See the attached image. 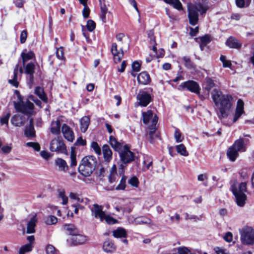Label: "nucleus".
Returning a JSON list of instances; mask_svg holds the SVG:
<instances>
[{
    "instance_id": "obj_1",
    "label": "nucleus",
    "mask_w": 254,
    "mask_h": 254,
    "mask_svg": "<svg viewBox=\"0 0 254 254\" xmlns=\"http://www.w3.org/2000/svg\"><path fill=\"white\" fill-rule=\"evenodd\" d=\"M212 98L215 104L219 105L217 114L220 119L227 118L232 106V96L230 94H222L221 91L217 89H214L211 93Z\"/></svg>"
},
{
    "instance_id": "obj_2",
    "label": "nucleus",
    "mask_w": 254,
    "mask_h": 254,
    "mask_svg": "<svg viewBox=\"0 0 254 254\" xmlns=\"http://www.w3.org/2000/svg\"><path fill=\"white\" fill-rule=\"evenodd\" d=\"M249 139L240 137L236 140L233 144L228 147L226 151V156L231 162H235L239 156V152H245L247 149L246 143Z\"/></svg>"
},
{
    "instance_id": "obj_3",
    "label": "nucleus",
    "mask_w": 254,
    "mask_h": 254,
    "mask_svg": "<svg viewBox=\"0 0 254 254\" xmlns=\"http://www.w3.org/2000/svg\"><path fill=\"white\" fill-rule=\"evenodd\" d=\"M97 165V160L93 155L84 157L81 160L78 167L79 173L83 176L87 177L91 176Z\"/></svg>"
},
{
    "instance_id": "obj_4",
    "label": "nucleus",
    "mask_w": 254,
    "mask_h": 254,
    "mask_svg": "<svg viewBox=\"0 0 254 254\" xmlns=\"http://www.w3.org/2000/svg\"><path fill=\"white\" fill-rule=\"evenodd\" d=\"M179 89L181 91H188L195 94L203 100V96L200 95L201 88L198 83L193 80H188L182 82L179 86Z\"/></svg>"
},
{
    "instance_id": "obj_5",
    "label": "nucleus",
    "mask_w": 254,
    "mask_h": 254,
    "mask_svg": "<svg viewBox=\"0 0 254 254\" xmlns=\"http://www.w3.org/2000/svg\"><path fill=\"white\" fill-rule=\"evenodd\" d=\"M13 105L16 111L18 113H21L28 117L33 115L34 105L29 100H26L25 102L23 101L21 102L14 101Z\"/></svg>"
},
{
    "instance_id": "obj_6",
    "label": "nucleus",
    "mask_w": 254,
    "mask_h": 254,
    "mask_svg": "<svg viewBox=\"0 0 254 254\" xmlns=\"http://www.w3.org/2000/svg\"><path fill=\"white\" fill-rule=\"evenodd\" d=\"M240 232L241 241L243 245H254V229L246 226L244 227Z\"/></svg>"
},
{
    "instance_id": "obj_7",
    "label": "nucleus",
    "mask_w": 254,
    "mask_h": 254,
    "mask_svg": "<svg viewBox=\"0 0 254 254\" xmlns=\"http://www.w3.org/2000/svg\"><path fill=\"white\" fill-rule=\"evenodd\" d=\"M148 90L140 91L136 96V99L138 101V104L141 107H146L153 100V96L150 93L153 92L152 88H148Z\"/></svg>"
},
{
    "instance_id": "obj_8",
    "label": "nucleus",
    "mask_w": 254,
    "mask_h": 254,
    "mask_svg": "<svg viewBox=\"0 0 254 254\" xmlns=\"http://www.w3.org/2000/svg\"><path fill=\"white\" fill-rule=\"evenodd\" d=\"M50 149L52 152H56L58 153H62L66 155L67 154L66 146L63 139L59 137L51 140Z\"/></svg>"
},
{
    "instance_id": "obj_9",
    "label": "nucleus",
    "mask_w": 254,
    "mask_h": 254,
    "mask_svg": "<svg viewBox=\"0 0 254 254\" xmlns=\"http://www.w3.org/2000/svg\"><path fill=\"white\" fill-rule=\"evenodd\" d=\"M188 12L189 23L192 26L196 25L199 20L198 10L196 6L194 4L189 5L188 8Z\"/></svg>"
},
{
    "instance_id": "obj_10",
    "label": "nucleus",
    "mask_w": 254,
    "mask_h": 254,
    "mask_svg": "<svg viewBox=\"0 0 254 254\" xmlns=\"http://www.w3.org/2000/svg\"><path fill=\"white\" fill-rule=\"evenodd\" d=\"M111 53L113 56V60L115 63H120L124 55L123 48L118 50V46L116 43H113L111 48Z\"/></svg>"
},
{
    "instance_id": "obj_11",
    "label": "nucleus",
    "mask_w": 254,
    "mask_h": 254,
    "mask_svg": "<svg viewBox=\"0 0 254 254\" xmlns=\"http://www.w3.org/2000/svg\"><path fill=\"white\" fill-rule=\"evenodd\" d=\"M231 191L236 198L237 204L241 207L244 206L247 199L245 193L238 192V189L234 185L231 186Z\"/></svg>"
},
{
    "instance_id": "obj_12",
    "label": "nucleus",
    "mask_w": 254,
    "mask_h": 254,
    "mask_svg": "<svg viewBox=\"0 0 254 254\" xmlns=\"http://www.w3.org/2000/svg\"><path fill=\"white\" fill-rule=\"evenodd\" d=\"M87 240V236L78 233L73 237H71L70 242L71 246H76L84 244Z\"/></svg>"
},
{
    "instance_id": "obj_13",
    "label": "nucleus",
    "mask_w": 254,
    "mask_h": 254,
    "mask_svg": "<svg viewBox=\"0 0 254 254\" xmlns=\"http://www.w3.org/2000/svg\"><path fill=\"white\" fill-rule=\"evenodd\" d=\"M62 132L65 139L69 142H72L74 139V133L71 128L66 125L64 124L62 127Z\"/></svg>"
},
{
    "instance_id": "obj_14",
    "label": "nucleus",
    "mask_w": 254,
    "mask_h": 254,
    "mask_svg": "<svg viewBox=\"0 0 254 254\" xmlns=\"http://www.w3.org/2000/svg\"><path fill=\"white\" fill-rule=\"evenodd\" d=\"M149 129L148 132H146V135L148 137V140L150 143H153L156 139H161L160 133L157 131V128L155 127H150L148 126Z\"/></svg>"
},
{
    "instance_id": "obj_15",
    "label": "nucleus",
    "mask_w": 254,
    "mask_h": 254,
    "mask_svg": "<svg viewBox=\"0 0 254 254\" xmlns=\"http://www.w3.org/2000/svg\"><path fill=\"white\" fill-rule=\"evenodd\" d=\"M138 83L139 84L147 85L151 82V78L148 72L143 71L139 73L137 77Z\"/></svg>"
},
{
    "instance_id": "obj_16",
    "label": "nucleus",
    "mask_w": 254,
    "mask_h": 254,
    "mask_svg": "<svg viewBox=\"0 0 254 254\" xmlns=\"http://www.w3.org/2000/svg\"><path fill=\"white\" fill-rule=\"evenodd\" d=\"M225 45L231 49H240L242 46V43L239 42L235 37L230 36L225 42Z\"/></svg>"
},
{
    "instance_id": "obj_17",
    "label": "nucleus",
    "mask_w": 254,
    "mask_h": 254,
    "mask_svg": "<svg viewBox=\"0 0 254 254\" xmlns=\"http://www.w3.org/2000/svg\"><path fill=\"white\" fill-rule=\"evenodd\" d=\"M99 2V6L100 8V17L103 23L107 22L106 14L110 13L108 11V7L106 5L105 0H98Z\"/></svg>"
},
{
    "instance_id": "obj_18",
    "label": "nucleus",
    "mask_w": 254,
    "mask_h": 254,
    "mask_svg": "<svg viewBox=\"0 0 254 254\" xmlns=\"http://www.w3.org/2000/svg\"><path fill=\"white\" fill-rule=\"evenodd\" d=\"M243 113H244V102L242 100L239 99L237 101L233 122L235 123L237 121Z\"/></svg>"
},
{
    "instance_id": "obj_19",
    "label": "nucleus",
    "mask_w": 254,
    "mask_h": 254,
    "mask_svg": "<svg viewBox=\"0 0 254 254\" xmlns=\"http://www.w3.org/2000/svg\"><path fill=\"white\" fill-rule=\"evenodd\" d=\"M109 143L114 151L119 152L123 148V141L119 142L117 139L113 135L109 137Z\"/></svg>"
},
{
    "instance_id": "obj_20",
    "label": "nucleus",
    "mask_w": 254,
    "mask_h": 254,
    "mask_svg": "<svg viewBox=\"0 0 254 254\" xmlns=\"http://www.w3.org/2000/svg\"><path fill=\"white\" fill-rule=\"evenodd\" d=\"M27 119L23 116L14 115L11 119V124L15 127H20L23 126Z\"/></svg>"
},
{
    "instance_id": "obj_21",
    "label": "nucleus",
    "mask_w": 254,
    "mask_h": 254,
    "mask_svg": "<svg viewBox=\"0 0 254 254\" xmlns=\"http://www.w3.org/2000/svg\"><path fill=\"white\" fill-rule=\"evenodd\" d=\"M103 249L106 253H112L116 251L117 247L112 240L108 239L103 243Z\"/></svg>"
},
{
    "instance_id": "obj_22",
    "label": "nucleus",
    "mask_w": 254,
    "mask_h": 254,
    "mask_svg": "<svg viewBox=\"0 0 254 254\" xmlns=\"http://www.w3.org/2000/svg\"><path fill=\"white\" fill-rule=\"evenodd\" d=\"M21 58L22 59V65L23 66H25L26 63L31 60H35V54L34 52L32 50H29L27 53L22 52L21 53Z\"/></svg>"
},
{
    "instance_id": "obj_23",
    "label": "nucleus",
    "mask_w": 254,
    "mask_h": 254,
    "mask_svg": "<svg viewBox=\"0 0 254 254\" xmlns=\"http://www.w3.org/2000/svg\"><path fill=\"white\" fill-rule=\"evenodd\" d=\"M102 151L104 161L109 163L112 159V151L110 149L109 146L107 144H104L102 146Z\"/></svg>"
},
{
    "instance_id": "obj_24",
    "label": "nucleus",
    "mask_w": 254,
    "mask_h": 254,
    "mask_svg": "<svg viewBox=\"0 0 254 254\" xmlns=\"http://www.w3.org/2000/svg\"><path fill=\"white\" fill-rule=\"evenodd\" d=\"M103 207L97 204H93V209H92V211L94 212V216L95 218H100L102 221L104 217L106 216V214L104 211L102 210Z\"/></svg>"
},
{
    "instance_id": "obj_25",
    "label": "nucleus",
    "mask_w": 254,
    "mask_h": 254,
    "mask_svg": "<svg viewBox=\"0 0 254 254\" xmlns=\"http://www.w3.org/2000/svg\"><path fill=\"white\" fill-rule=\"evenodd\" d=\"M122 153H119L120 160L124 164H129L134 160L135 155L133 152L126 153L124 157Z\"/></svg>"
},
{
    "instance_id": "obj_26",
    "label": "nucleus",
    "mask_w": 254,
    "mask_h": 254,
    "mask_svg": "<svg viewBox=\"0 0 254 254\" xmlns=\"http://www.w3.org/2000/svg\"><path fill=\"white\" fill-rule=\"evenodd\" d=\"M55 165L59 167V170L61 171L66 172L69 169L66 162L61 158H57L55 160Z\"/></svg>"
},
{
    "instance_id": "obj_27",
    "label": "nucleus",
    "mask_w": 254,
    "mask_h": 254,
    "mask_svg": "<svg viewBox=\"0 0 254 254\" xmlns=\"http://www.w3.org/2000/svg\"><path fill=\"white\" fill-rule=\"evenodd\" d=\"M63 229L68 232V234L71 237L79 233L78 229L72 224H65L63 226Z\"/></svg>"
},
{
    "instance_id": "obj_28",
    "label": "nucleus",
    "mask_w": 254,
    "mask_h": 254,
    "mask_svg": "<svg viewBox=\"0 0 254 254\" xmlns=\"http://www.w3.org/2000/svg\"><path fill=\"white\" fill-rule=\"evenodd\" d=\"M90 119L89 116H85L81 118L80 120V130L82 132L84 133L87 130L90 125Z\"/></svg>"
},
{
    "instance_id": "obj_29",
    "label": "nucleus",
    "mask_w": 254,
    "mask_h": 254,
    "mask_svg": "<svg viewBox=\"0 0 254 254\" xmlns=\"http://www.w3.org/2000/svg\"><path fill=\"white\" fill-rule=\"evenodd\" d=\"M34 93L37 95L39 98L42 100L45 103H47L48 99L44 89L40 86L36 87Z\"/></svg>"
},
{
    "instance_id": "obj_30",
    "label": "nucleus",
    "mask_w": 254,
    "mask_h": 254,
    "mask_svg": "<svg viewBox=\"0 0 254 254\" xmlns=\"http://www.w3.org/2000/svg\"><path fill=\"white\" fill-rule=\"evenodd\" d=\"M24 133L27 137L35 136V131L34 127L33 119L32 118L30 119L29 126L26 127Z\"/></svg>"
},
{
    "instance_id": "obj_31",
    "label": "nucleus",
    "mask_w": 254,
    "mask_h": 254,
    "mask_svg": "<svg viewBox=\"0 0 254 254\" xmlns=\"http://www.w3.org/2000/svg\"><path fill=\"white\" fill-rule=\"evenodd\" d=\"M200 41L199 47L200 50L203 51L207 45L210 43V36L208 34H205L200 37Z\"/></svg>"
},
{
    "instance_id": "obj_32",
    "label": "nucleus",
    "mask_w": 254,
    "mask_h": 254,
    "mask_svg": "<svg viewBox=\"0 0 254 254\" xmlns=\"http://www.w3.org/2000/svg\"><path fill=\"white\" fill-rule=\"evenodd\" d=\"M70 163L69 167L72 169L75 168L77 166L76 154L75 152V148L74 146L71 147L70 152Z\"/></svg>"
},
{
    "instance_id": "obj_33",
    "label": "nucleus",
    "mask_w": 254,
    "mask_h": 254,
    "mask_svg": "<svg viewBox=\"0 0 254 254\" xmlns=\"http://www.w3.org/2000/svg\"><path fill=\"white\" fill-rule=\"evenodd\" d=\"M205 86L204 87V90L207 91L208 93L210 92L211 89L215 86V83L214 80L212 77H206L204 80Z\"/></svg>"
},
{
    "instance_id": "obj_34",
    "label": "nucleus",
    "mask_w": 254,
    "mask_h": 254,
    "mask_svg": "<svg viewBox=\"0 0 254 254\" xmlns=\"http://www.w3.org/2000/svg\"><path fill=\"white\" fill-rule=\"evenodd\" d=\"M52 125L55 124V126H53L50 128L51 133L55 135H59L61 133V124L59 120H57L56 122H52Z\"/></svg>"
},
{
    "instance_id": "obj_35",
    "label": "nucleus",
    "mask_w": 254,
    "mask_h": 254,
    "mask_svg": "<svg viewBox=\"0 0 254 254\" xmlns=\"http://www.w3.org/2000/svg\"><path fill=\"white\" fill-rule=\"evenodd\" d=\"M113 235L115 238H126L127 232L126 230L123 228H118L113 231Z\"/></svg>"
},
{
    "instance_id": "obj_36",
    "label": "nucleus",
    "mask_w": 254,
    "mask_h": 254,
    "mask_svg": "<svg viewBox=\"0 0 254 254\" xmlns=\"http://www.w3.org/2000/svg\"><path fill=\"white\" fill-rule=\"evenodd\" d=\"M37 220L34 217H32L27 225L26 232L28 234L33 233L35 232V227Z\"/></svg>"
},
{
    "instance_id": "obj_37",
    "label": "nucleus",
    "mask_w": 254,
    "mask_h": 254,
    "mask_svg": "<svg viewBox=\"0 0 254 254\" xmlns=\"http://www.w3.org/2000/svg\"><path fill=\"white\" fill-rule=\"evenodd\" d=\"M153 113L151 110H148L146 112L142 113V122L144 124H147L150 119L153 117Z\"/></svg>"
},
{
    "instance_id": "obj_38",
    "label": "nucleus",
    "mask_w": 254,
    "mask_h": 254,
    "mask_svg": "<svg viewBox=\"0 0 254 254\" xmlns=\"http://www.w3.org/2000/svg\"><path fill=\"white\" fill-rule=\"evenodd\" d=\"M167 4L172 5L175 9L181 10L183 9V6L179 0H163Z\"/></svg>"
},
{
    "instance_id": "obj_39",
    "label": "nucleus",
    "mask_w": 254,
    "mask_h": 254,
    "mask_svg": "<svg viewBox=\"0 0 254 254\" xmlns=\"http://www.w3.org/2000/svg\"><path fill=\"white\" fill-rule=\"evenodd\" d=\"M24 68V73L26 74H34L35 69V65L33 62H30L27 64H25L23 66Z\"/></svg>"
},
{
    "instance_id": "obj_40",
    "label": "nucleus",
    "mask_w": 254,
    "mask_h": 254,
    "mask_svg": "<svg viewBox=\"0 0 254 254\" xmlns=\"http://www.w3.org/2000/svg\"><path fill=\"white\" fill-rule=\"evenodd\" d=\"M176 151L178 153L183 156H188L189 155L186 147L184 144H180L176 146Z\"/></svg>"
},
{
    "instance_id": "obj_41",
    "label": "nucleus",
    "mask_w": 254,
    "mask_h": 254,
    "mask_svg": "<svg viewBox=\"0 0 254 254\" xmlns=\"http://www.w3.org/2000/svg\"><path fill=\"white\" fill-rule=\"evenodd\" d=\"M127 177L125 175L122 176L119 184L115 188L117 190H125L127 186Z\"/></svg>"
},
{
    "instance_id": "obj_42",
    "label": "nucleus",
    "mask_w": 254,
    "mask_h": 254,
    "mask_svg": "<svg viewBox=\"0 0 254 254\" xmlns=\"http://www.w3.org/2000/svg\"><path fill=\"white\" fill-rule=\"evenodd\" d=\"M33 246L31 244H27L21 246L19 250V254H25L32 251Z\"/></svg>"
},
{
    "instance_id": "obj_43",
    "label": "nucleus",
    "mask_w": 254,
    "mask_h": 254,
    "mask_svg": "<svg viewBox=\"0 0 254 254\" xmlns=\"http://www.w3.org/2000/svg\"><path fill=\"white\" fill-rule=\"evenodd\" d=\"M90 147L93 150L94 152L98 155H101L102 152L101 149L98 143L96 141H93L90 144Z\"/></svg>"
},
{
    "instance_id": "obj_44",
    "label": "nucleus",
    "mask_w": 254,
    "mask_h": 254,
    "mask_svg": "<svg viewBox=\"0 0 254 254\" xmlns=\"http://www.w3.org/2000/svg\"><path fill=\"white\" fill-rule=\"evenodd\" d=\"M185 66L189 69L194 68L195 67L194 64L191 61L189 57L184 56L183 58Z\"/></svg>"
},
{
    "instance_id": "obj_45",
    "label": "nucleus",
    "mask_w": 254,
    "mask_h": 254,
    "mask_svg": "<svg viewBox=\"0 0 254 254\" xmlns=\"http://www.w3.org/2000/svg\"><path fill=\"white\" fill-rule=\"evenodd\" d=\"M174 137L176 142H181L184 139L182 133L178 128H176L174 132Z\"/></svg>"
},
{
    "instance_id": "obj_46",
    "label": "nucleus",
    "mask_w": 254,
    "mask_h": 254,
    "mask_svg": "<svg viewBox=\"0 0 254 254\" xmlns=\"http://www.w3.org/2000/svg\"><path fill=\"white\" fill-rule=\"evenodd\" d=\"M96 23L91 19L87 20L86 24V27L89 32L93 31L96 28Z\"/></svg>"
},
{
    "instance_id": "obj_47",
    "label": "nucleus",
    "mask_w": 254,
    "mask_h": 254,
    "mask_svg": "<svg viewBox=\"0 0 254 254\" xmlns=\"http://www.w3.org/2000/svg\"><path fill=\"white\" fill-rule=\"evenodd\" d=\"M58 222L57 218L54 215H49L47 217L45 222L47 225L55 224Z\"/></svg>"
},
{
    "instance_id": "obj_48",
    "label": "nucleus",
    "mask_w": 254,
    "mask_h": 254,
    "mask_svg": "<svg viewBox=\"0 0 254 254\" xmlns=\"http://www.w3.org/2000/svg\"><path fill=\"white\" fill-rule=\"evenodd\" d=\"M128 184L131 186L135 188H137L139 185V181L138 178L136 176H132L128 181Z\"/></svg>"
},
{
    "instance_id": "obj_49",
    "label": "nucleus",
    "mask_w": 254,
    "mask_h": 254,
    "mask_svg": "<svg viewBox=\"0 0 254 254\" xmlns=\"http://www.w3.org/2000/svg\"><path fill=\"white\" fill-rule=\"evenodd\" d=\"M197 7L198 10V12H200L201 15L205 13L208 9V7L206 6H203L201 3H198L196 4H194Z\"/></svg>"
},
{
    "instance_id": "obj_50",
    "label": "nucleus",
    "mask_w": 254,
    "mask_h": 254,
    "mask_svg": "<svg viewBox=\"0 0 254 254\" xmlns=\"http://www.w3.org/2000/svg\"><path fill=\"white\" fill-rule=\"evenodd\" d=\"M26 144L27 146L33 148L36 151L40 150V145L38 142H28Z\"/></svg>"
},
{
    "instance_id": "obj_51",
    "label": "nucleus",
    "mask_w": 254,
    "mask_h": 254,
    "mask_svg": "<svg viewBox=\"0 0 254 254\" xmlns=\"http://www.w3.org/2000/svg\"><path fill=\"white\" fill-rule=\"evenodd\" d=\"M56 56L59 60L64 59V48L63 47H60L59 48H57Z\"/></svg>"
},
{
    "instance_id": "obj_52",
    "label": "nucleus",
    "mask_w": 254,
    "mask_h": 254,
    "mask_svg": "<svg viewBox=\"0 0 254 254\" xmlns=\"http://www.w3.org/2000/svg\"><path fill=\"white\" fill-rule=\"evenodd\" d=\"M86 145V140L83 139L81 136L77 138L76 141L74 143V146H85Z\"/></svg>"
},
{
    "instance_id": "obj_53",
    "label": "nucleus",
    "mask_w": 254,
    "mask_h": 254,
    "mask_svg": "<svg viewBox=\"0 0 254 254\" xmlns=\"http://www.w3.org/2000/svg\"><path fill=\"white\" fill-rule=\"evenodd\" d=\"M105 219L106 222L108 224H115L118 222V220L114 218V217L110 216V215H106L104 217V219Z\"/></svg>"
},
{
    "instance_id": "obj_54",
    "label": "nucleus",
    "mask_w": 254,
    "mask_h": 254,
    "mask_svg": "<svg viewBox=\"0 0 254 254\" xmlns=\"http://www.w3.org/2000/svg\"><path fill=\"white\" fill-rule=\"evenodd\" d=\"M28 33L26 30H24L21 31L20 35V43L23 44L25 43L27 38Z\"/></svg>"
},
{
    "instance_id": "obj_55",
    "label": "nucleus",
    "mask_w": 254,
    "mask_h": 254,
    "mask_svg": "<svg viewBox=\"0 0 254 254\" xmlns=\"http://www.w3.org/2000/svg\"><path fill=\"white\" fill-rule=\"evenodd\" d=\"M59 196L62 199L63 204L66 205L68 202V197L65 195L64 190L61 191L59 193Z\"/></svg>"
},
{
    "instance_id": "obj_56",
    "label": "nucleus",
    "mask_w": 254,
    "mask_h": 254,
    "mask_svg": "<svg viewBox=\"0 0 254 254\" xmlns=\"http://www.w3.org/2000/svg\"><path fill=\"white\" fill-rule=\"evenodd\" d=\"M147 35H148V37L150 39V44L157 43L156 41V38H155V36H154V32H153V30H149L148 32Z\"/></svg>"
},
{
    "instance_id": "obj_57",
    "label": "nucleus",
    "mask_w": 254,
    "mask_h": 254,
    "mask_svg": "<svg viewBox=\"0 0 254 254\" xmlns=\"http://www.w3.org/2000/svg\"><path fill=\"white\" fill-rule=\"evenodd\" d=\"M56 248L52 245L49 244L46 247V253L47 254H55Z\"/></svg>"
},
{
    "instance_id": "obj_58",
    "label": "nucleus",
    "mask_w": 254,
    "mask_h": 254,
    "mask_svg": "<svg viewBox=\"0 0 254 254\" xmlns=\"http://www.w3.org/2000/svg\"><path fill=\"white\" fill-rule=\"evenodd\" d=\"M247 183L242 182L239 185L238 192L245 193L247 191Z\"/></svg>"
},
{
    "instance_id": "obj_59",
    "label": "nucleus",
    "mask_w": 254,
    "mask_h": 254,
    "mask_svg": "<svg viewBox=\"0 0 254 254\" xmlns=\"http://www.w3.org/2000/svg\"><path fill=\"white\" fill-rule=\"evenodd\" d=\"M179 254H193L187 247H179L178 249Z\"/></svg>"
},
{
    "instance_id": "obj_60",
    "label": "nucleus",
    "mask_w": 254,
    "mask_h": 254,
    "mask_svg": "<svg viewBox=\"0 0 254 254\" xmlns=\"http://www.w3.org/2000/svg\"><path fill=\"white\" fill-rule=\"evenodd\" d=\"M123 150L121 149V151H120L119 152V153H122V154H123L122 156H123V157H124V156H125V154H126V153L132 152V151H131L130 150V146L127 144H125L124 145H123Z\"/></svg>"
},
{
    "instance_id": "obj_61",
    "label": "nucleus",
    "mask_w": 254,
    "mask_h": 254,
    "mask_svg": "<svg viewBox=\"0 0 254 254\" xmlns=\"http://www.w3.org/2000/svg\"><path fill=\"white\" fill-rule=\"evenodd\" d=\"M10 116V113L9 112L7 113L5 115L2 116L0 119L1 124H8Z\"/></svg>"
},
{
    "instance_id": "obj_62",
    "label": "nucleus",
    "mask_w": 254,
    "mask_h": 254,
    "mask_svg": "<svg viewBox=\"0 0 254 254\" xmlns=\"http://www.w3.org/2000/svg\"><path fill=\"white\" fill-rule=\"evenodd\" d=\"M90 9L88 5L84 6L82 10V15L84 18H88L89 17Z\"/></svg>"
},
{
    "instance_id": "obj_63",
    "label": "nucleus",
    "mask_w": 254,
    "mask_h": 254,
    "mask_svg": "<svg viewBox=\"0 0 254 254\" xmlns=\"http://www.w3.org/2000/svg\"><path fill=\"white\" fill-rule=\"evenodd\" d=\"M28 99L33 101L37 106L41 107V101L39 100L38 99H37L34 96L30 95L28 96Z\"/></svg>"
},
{
    "instance_id": "obj_64",
    "label": "nucleus",
    "mask_w": 254,
    "mask_h": 254,
    "mask_svg": "<svg viewBox=\"0 0 254 254\" xmlns=\"http://www.w3.org/2000/svg\"><path fill=\"white\" fill-rule=\"evenodd\" d=\"M132 70L134 72H138L140 70L141 64L137 61H134L132 64Z\"/></svg>"
}]
</instances>
